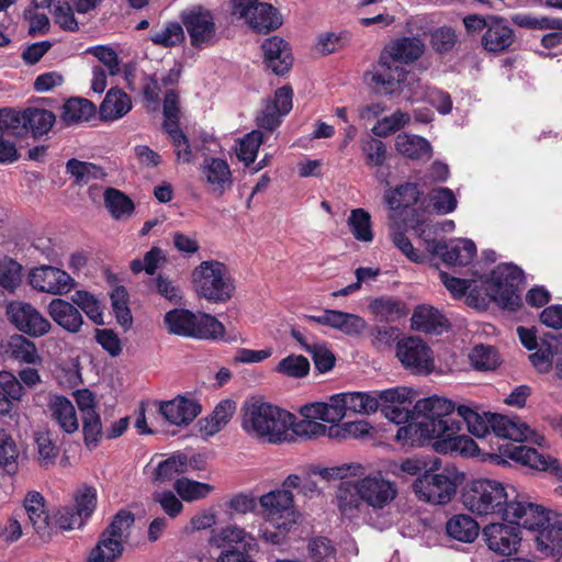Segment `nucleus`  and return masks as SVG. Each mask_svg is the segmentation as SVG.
Masks as SVG:
<instances>
[{"label": "nucleus", "mask_w": 562, "mask_h": 562, "mask_svg": "<svg viewBox=\"0 0 562 562\" xmlns=\"http://www.w3.org/2000/svg\"><path fill=\"white\" fill-rule=\"evenodd\" d=\"M463 504L480 516L495 515L505 521L520 522L536 532L538 551L547 557L558 554V562H562V517L529 502L514 486L506 488L495 480H475L464 492Z\"/></svg>", "instance_id": "f257e3e1"}, {"label": "nucleus", "mask_w": 562, "mask_h": 562, "mask_svg": "<svg viewBox=\"0 0 562 562\" xmlns=\"http://www.w3.org/2000/svg\"><path fill=\"white\" fill-rule=\"evenodd\" d=\"M357 480L341 481L336 493V503L341 516L352 520L363 512L364 505L374 512L389 507L397 497L398 488L394 481L386 479L381 471L357 476Z\"/></svg>", "instance_id": "f03ea898"}, {"label": "nucleus", "mask_w": 562, "mask_h": 562, "mask_svg": "<svg viewBox=\"0 0 562 562\" xmlns=\"http://www.w3.org/2000/svg\"><path fill=\"white\" fill-rule=\"evenodd\" d=\"M457 405L441 396L418 400L414 405L418 417L415 422L400 427L396 440L403 445L424 446L432 439L451 436L459 431V425L451 418Z\"/></svg>", "instance_id": "7ed1b4c3"}, {"label": "nucleus", "mask_w": 562, "mask_h": 562, "mask_svg": "<svg viewBox=\"0 0 562 562\" xmlns=\"http://www.w3.org/2000/svg\"><path fill=\"white\" fill-rule=\"evenodd\" d=\"M292 413L259 398L247 401L243 407L241 428L250 437L269 443L292 441Z\"/></svg>", "instance_id": "20e7f679"}, {"label": "nucleus", "mask_w": 562, "mask_h": 562, "mask_svg": "<svg viewBox=\"0 0 562 562\" xmlns=\"http://www.w3.org/2000/svg\"><path fill=\"white\" fill-rule=\"evenodd\" d=\"M458 415L465 422L468 430L477 438H483L492 430L497 438L513 441H530L539 446L546 442L544 437L532 430L526 423L517 417L499 414L480 413L469 405H458Z\"/></svg>", "instance_id": "39448f33"}, {"label": "nucleus", "mask_w": 562, "mask_h": 562, "mask_svg": "<svg viewBox=\"0 0 562 562\" xmlns=\"http://www.w3.org/2000/svg\"><path fill=\"white\" fill-rule=\"evenodd\" d=\"M164 325L169 334L201 340L224 338L225 327L213 315L175 308L166 313Z\"/></svg>", "instance_id": "423d86ee"}, {"label": "nucleus", "mask_w": 562, "mask_h": 562, "mask_svg": "<svg viewBox=\"0 0 562 562\" xmlns=\"http://www.w3.org/2000/svg\"><path fill=\"white\" fill-rule=\"evenodd\" d=\"M194 290L212 303H225L235 292V282L227 266L217 260L202 261L192 272Z\"/></svg>", "instance_id": "0eeeda50"}, {"label": "nucleus", "mask_w": 562, "mask_h": 562, "mask_svg": "<svg viewBox=\"0 0 562 562\" xmlns=\"http://www.w3.org/2000/svg\"><path fill=\"white\" fill-rule=\"evenodd\" d=\"M134 515L120 510L105 530H103L91 549L86 562H116L123 554L134 525Z\"/></svg>", "instance_id": "6e6552de"}, {"label": "nucleus", "mask_w": 562, "mask_h": 562, "mask_svg": "<svg viewBox=\"0 0 562 562\" xmlns=\"http://www.w3.org/2000/svg\"><path fill=\"white\" fill-rule=\"evenodd\" d=\"M379 402L373 392H344L333 395L328 405L311 406L306 409L310 416H321L325 423L335 424L340 422L347 411L369 415L376 412Z\"/></svg>", "instance_id": "1a4fd4ad"}, {"label": "nucleus", "mask_w": 562, "mask_h": 562, "mask_svg": "<svg viewBox=\"0 0 562 562\" xmlns=\"http://www.w3.org/2000/svg\"><path fill=\"white\" fill-rule=\"evenodd\" d=\"M524 272L512 263L497 266L487 281L491 297L503 308L515 310L520 304L519 284Z\"/></svg>", "instance_id": "9d476101"}, {"label": "nucleus", "mask_w": 562, "mask_h": 562, "mask_svg": "<svg viewBox=\"0 0 562 562\" xmlns=\"http://www.w3.org/2000/svg\"><path fill=\"white\" fill-rule=\"evenodd\" d=\"M259 504L265 520L282 532H289L299 520L300 514L291 491H270L259 497Z\"/></svg>", "instance_id": "9b49d317"}, {"label": "nucleus", "mask_w": 562, "mask_h": 562, "mask_svg": "<svg viewBox=\"0 0 562 562\" xmlns=\"http://www.w3.org/2000/svg\"><path fill=\"white\" fill-rule=\"evenodd\" d=\"M180 20L194 48L203 49L217 43V27L211 10L199 4L191 5L181 12Z\"/></svg>", "instance_id": "f8f14e48"}, {"label": "nucleus", "mask_w": 562, "mask_h": 562, "mask_svg": "<svg viewBox=\"0 0 562 562\" xmlns=\"http://www.w3.org/2000/svg\"><path fill=\"white\" fill-rule=\"evenodd\" d=\"M416 497L425 503L434 505L448 504L456 494L457 485L453 479L439 470H427L412 484Z\"/></svg>", "instance_id": "ddd939ff"}, {"label": "nucleus", "mask_w": 562, "mask_h": 562, "mask_svg": "<svg viewBox=\"0 0 562 562\" xmlns=\"http://www.w3.org/2000/svg\"><path fill=\"white\" fill-rule=\"evenodd\" d=\"M7 315L11 324L21 333L38 338L49 333L52 325L32 304L13 301L7 306Z\"/></svg>", "instance_id": "4468645a"}, {"label": "nucleus", "mask_w": 562, "mask_h": 562, "mask_svg": "<svg viewBox=\"0 0 562 562\" xmlns=\"http://www.w3.org/2000/svg\"><path fill=\"white\" fill-rule=\"evenodd\" d=\"M426 228H422L419 237L424 239L427 251L439 256L443 262L450 266H467L476 255V246L468 238L452 239L449 243H440L424 237Z\"/></svg>", "instance_id": "2eb2a0df"}, {"label": "nucleus", "mask_w": 562, "mask_h": 562, "mask_svg": "<svg viewBox=\"0 0 562 562\" xmlns=\"http://www.w3.org/2000/svg\"><path fill=\"white\" fill-rule=\"evenodd\" d=\"M520 522H492L482 530V537L487 548L498 554L509 555L518 550L521 541Z\"/></svg>", "instance_id": "dca6fc26"}, {"label": "nucleus", "mask_w": 562, "mask_h": 562, "mask_svg": "<svg viewBox=\"0 0 562 562\" xmlns=\"http://www.w3.org/2000/svg\"><path fill=\"white\" fill-rule=\"evenodd\" d=\"M29 280L33 289L54 295L67 294L76 285L74 278L66 271L53 266H41L32 269Z\"/></svg>", "instance_id": "f3484780"}, {"label": "nucleus", "mask_w": 562, "mask_h": 562, "mask_svg": "<svg viewBox=\"0 0 562 562\" xmlns=\"http://www.w3.org/2000/svg\"><path fill=\"white\" fill-rule=\"evenodd\" d=\"M396 356L404 367L418 373H429L434 368L431 351L419 338L408 337L398 341Z\"/></svg>", "instance_id": "a211bd4d"}, {"label": "nucleus", "mask_w": 562, "mask_h": 562, "mask_svg": "<svg viewBox=\"0 0 562 562\" xmlns=\"http://www.w3.org/2000/svg\"><path fill=\"white\" fill-rule=\"evenodd\" d=\"M407 79V71L381 53L376 65L371 72V82L382 93H392L396 87L402 86Z\"/></svg>", "instance_id": "6ab92c4d"}, {"label": "nucleus", "mask_w": 562, "mask_h": 562, "mask_svg": "<svg viewBox=\"0 0 562 562\" xmlns=\"http://www.w3.org/2000/svg\"><path fill=\"white\" fill-rule=\"evenodd\" d=\"M306 319L340 330L348 336L360 335L367 328V322L364 318L359 315L338 310H325L319 315H307Z\"/></svg>", "instance_id": "aec40b11"}, {"label": "nucleus", "mask_w": 562, "mask_h": 562, "mask_svg": "<svg viewBox=\"0 0 562 562\" xmlns=\"http://www.w3.org/2000/svg\"><path fill=\"white\" fill-rule=\"evenodd\" d=\"M201 173L209 191L218 196L223 195L233 186V176L225 159L207 157L201 165Z\"/></svg>", "instance_id": "412c9836"}, {"label": "nucleus", "mask_w": 562, "mask_h": 562, "mask_svg": "<svg viewBox=\"0 0 562 562\" xmlns=\"http://www.w3.org/2000/svg\"><path fill=\"white\" fill-rule=\"evenodd\" d=\"M261 49L265 64L273 74L282 76L290 70L293 63L292 53L283 38L279 36L269 37L262 43Z\"/></svg>", "instance_id": "4be33fe9"}, {"label": "nucleus", "mask_w": 562, "mask_h": 562, "mask_svg": "<svg viewBox=\"0 0 562 562\" xmlns=\"http://www.w3.org/2000/svg\"><path fill=\"white\" fill-rule=\"evenodd\" d=\"M209 543L212 547L223 549V551L235 550L236 546H240L244 551H251L256 547L255 538L235 525L213 529Z\"/></svg>", "instance_id": "5701e85b"}, {"label": "nucleus", "mask_w": 562, "mask_h": 562, "mask_svg": "<svg viewBox=\"0 0 562 562\" xmlns=\"http://www.w3.org/2000/svg\"><path fill=\"white\" fill-rule=\"evenodd\" d=\"M159 411L170 424L187 426L200 414L201 406L195 400L177 396L161 403Z\"/></svg>", "instance_id": "b1692460"}, {"label": "nucleus", "mask_w": 562, "mask_h": 562, "mask_svg": "<svg viewBox=\"0 0 562 562\" xmlns=\"http://www.w3.org/2000/svg\"><path fill=\"white\" fill-rule=\"evenodd\" d=\"M441 461L438 458L412 457L390 461L387 472L398 479L407 476H419L427 470H440Z\"/></svg>", "instance_id": "393cba45"}, {"label": "nucleus", "mask_w": 562, "mask_h": 562, "mask_svg": "<svg viewBox=\"0 0 562 562\" xmlns=\"http://www.w3.org/2000/svg\"><path fill=\"white\" fill-rule=\"evenodd\" d=\"M425 52V44L418 37H400L390 42L382 50L389 58L395 63L411 64Z\"/></svg>", "instance_id": "a878e982"}, {"label": "nucleus", "mask_w": 562, "mask_h": 562, "mask_svg": "<svg viewBox=\"0 0 562 562\" xmlns=\"http://www.w3.org/2000/svg\"><path fill=\"white\" fill-rule=\"evenodd\" d=\"M48 412L53 422L66 434H74L79 428V422L74 404L61 395L49 397Z\"/></svg>", "instance_id": "bb28decb"}, {"label": "nucleus", "mask_w": 562, "mask_h": 562, "mask_svg": "<svg viewBox=\"0 0 562 562\" xmlns=\"http://www.w3.org/2000/svg\"><path fill=\"white\" fill-rule=\"evenodd\" d=\"M47 312L57 325L69 333H78L83 324L79 310L63 299H53L47 306Z\"/></svg>", "instance_id": "cd10ccee"}, {"label": "nucleus", "mask_w": 562, "mask_h": 562, "mask_svg": "<svg viewBox=\"0 0 562 562\" xmlns=\"http://www.w3.org/2000/svg\"><path fill=\"white\" fill-rule=\"evenodd\" d=\"M0 348L2 353L10 359L27 364H40L42 362L35 344L23 335H12L0 345Z\"/></svg>", "instance_id": "c85d7f7f"}, {"label": "nucleus", "mask_w": 562, "mask_h": 562, "mask_svg": "<svg viewBox=\"0 0 562 562\" xmlns=\"http://www.w3.org/2000/svg\"><path fill=\"white\" fill-rule=\"evenodd\" d=\"M316 405H328V403L316 402L302 406L300 408L301 420H296V416L293 414V422L290 427L292 439L294 435L305 439H316L326 435L327 427L318 422H325V419L321 416H310V414L306 413L308 407Z\"/></svg>", "instance_id": "c756f323"}, {"label": "nucleus", "mask_w": 562, "mask_h": 562, "mask_svg": "<svg viewBox=\"0 0 562 562\" xmlns=\"http://www.w3.org/2000/svg\"><path fill=\"white\" fill-rule=\"evenodd\" d=\"M236 412V403L232 400L221 401L206 417L199 420V429L203 437H212L220 432Z\"/></svg>", "instance_id": "7c9ffc66"}, {"label": "nucleus", "mask_w": 562, "mask_h": 562, "mask_svg": "<svg viewBox=\"0 0 562 562\" xmlns=\"http://www.w3.org/2000/svg\"><path fill=\"white\" fill-rule=\"evenodd\" d=\"M24 508L35 531L41 537H48L52 522L45 509V498L38 492H29L24 499Z\"/></svg>", "instance_id": "2f4dec72"}, {"label": "nucleus", "mask_w": 562, "mask_h": 562, "mask_svg": "<svg viewBox=\"0 0 562 562\" xmlns=\"http://www.w3.org/2000/svg\"><path fill=\"white\" fill-rule=\"evenodd\" d=\"M514 32L504 20L491 19L482 37V44L488 52L498 53L514 43Z\"/></svg>", "instance_id": "473e14b6"}, {"label": "nucleus", "mask_w": 562, "mask_h": 562, "mask_svg": "<svg viewBox=\"0 0 562 562\" xmlns=\"http://www.w3.org/2000/svg\"><path fill=\"white\" fill-rule=\"evenodd\" d=\"M132 110V100L121 89H110L100 105V117L103 121H116Z\"/></svg>", "instance_id": "72a5a7b5"}, {"label": "nucleus", "mask_w": 562, "mask_h": 562, "mask_svg": "<svg viewBox=\"0 0 562 562\" xmlns=\"http://www.w3.org/2000/svg\"><path fill=\"white\" fill-rule=\"evenodd\" d=\"M454 431L451 436H442L434 442V448L440 453L456 452L462 457H476L480 454L477 443L465 435H457Z\"/></svg>", "instance_id": "f704fd0d"}, {"label": "nucleus", "mask_w": 562, "mask_h": 562, "mask_svg": "<svg viewBox=\"0 0 562 562\" xmlns=\"http://www.w3.org/2000/svg\"><path fill=\"white\" fill-rule=\"evenodd\" d=\"M394 146L400 155L409 159L417 160L431 156L429 142L418 135L401 133L396 136Z\"/></svg>", "instance_id": "c9c22d12"}, {"label": "nucleus", "mask_w": 562, "mask_h": 562, "mask_svg": "<svg viewBox=\"0 0 562 562\" xmlns=\"http://www.w3.org/2000/svg\"><path fill=\"white\" fill-rule=\"evenodd\" d=\"M446 532L457 541L471 543L477 538L480 526L471 516L458 514L446 522Z\"/></svg>", "instance_id": "e433bc0d"}, {"label": "nucleus", "mask_w": 562, "mask_h": 562, "mask_svg": "<svg viewBox=\"0 0 562 562\" xmlns=\"http://www.w3.org/2000/svg\"><path fill=\"white\" fill-rule=\"evenodd\" d=\"M412 326L424 333L440 334L447 328V319L432 306L422 305L414 311Z\"/></svg>", "instance_id": "4c0bfd02"}, {"label": "nucleus", "mask_w": 562, "mask_h": 562, "mask_svg": "<svg viewBox=\"0 0 562 562\" xmlns=\"http://www.w3.org/2000/svg\"><path fill=\"white\" fill-rule=\"evenodd\" d=\"M246 24L258 33H268L278 29L282 19L274 7L259 1Z\"/></svg>", "instance_id": "58836bf2"}, {"label": "nucleus", "mask_w": 562, "mask_h": 562, "mask_svg": "<svg viewBox=\"0 0 562 562\" xmlns=\"http://www.w3.org/2000/svg\"><path fill=\"white\" fill-rule=\"evenodd\" d=\"M191 468L192 465L187 454L176 453L157 464L153 472V480L157 483L168 482L178 475L187 473Z\"/></svg>", "instance_id": "ea45409f"}, {"label": "nucleus", "mask_w": 562, "mask_h": 562, "mask_svg": "<svg viewBox=\"0 0 562 562\" xmlns=\"http://www.w3.org/2000/svg\"><path fill=\"white\" fill-rule=\"evenodd\" d=\"M34 459L43 469H48L56 463L59 449L54 442L48 430H36L33 435Z\"/></svg>", "instance_id": "a19ab883"}, {"label": "nucleus", "mask_w": 562, "mask_h": 562, "mask_svg": "<svg viewBox=\"0 0 562 562\" xmlns=\"http://www.w3.org/2000/svg\"><path fill=\"white\" fill-rule=\"evenodd\" d=\"M420 194L418 184L406 182L385 191L384 201L391 210L396 211L414 205Z\"/></svg>", "instance_id": "79ce46f5"}, {"label": "nucleus", "mask_w": 562, "mask_h": 562, "mask_svg": "<svg viewBox=\"0 0 562 562\" xmlns=\"http://www.w3.org/2000/svg\"><path fill=\"white\" fill-rule=\"evenodd\" d=\"M104 204L111 216L124 221L132 216L135 210L134 202L122 191L108 188L103 193Z\"/></svg>", "instance_id": "37998d69"}, {"label": "nucleus", "mask_w": 562, "mask_h": 562, "mask_svg": "<svg viewBox=\"0 0 562 562\" xmlns=\"http://www.w3.org/2000/svg\"><path fill=\"white\" fill-rule=\"evenodd\" d=\"M95 113L94 104L83 98H71L65 102L60 117L66 124L89 121Z\"/></svg>", "instance_id": "c03bdc74"}, {"label": "nucleus", "mask_w": 562, "mask_h": 562, "mask_svg": "<svg viewBox=\"0 0 562 562\" xmlns=\"http://www.w3.org/2000/svg\"><path fill=\"white\" fill-rule=\"evenodd\" d=\"M20 449L12 435L0 429V467L9 475L19 471Z\"/></svg>", "instance_id": "a18cd8bd"}, {"label": "nucleus", "mask_w": 562, "mask_h": 562, "mask_svg": "<svg viewBox=\"0 0 562 562\" xmlns=\"http://www.w3.org/2000/svg\"><path fill=\"white\" fill-rule=\"evenodd\" d=\"M55 121V114L45 109L30 108L24 111V127H27L35 137L46 135Z\"/></svg>", "instance_id": "49530a36"}, {"label": "nucleus", "mask_w": 562, "mask_h": 562, "mask_svg": "<svg viewBox=\"0 0 562 562\" xmlns=\"http://www.w3.org/2000/svg\"><path fill=\"white\" fill-rule=\"evenodd\" d=\"M173 488L182 501L189 503L206 498L214 491V486L209 483L194 481L184 476L175 481Z\"/></svg>", "instance_id": "de8ad7c7"}, {"label": "nucleus", "mask_w": 562, "mask_h": 562, "mask_svg": "<svg viewBox=\"0 0 562 562\" xmlns=\"http://www.w3.org/2000/svg\"><path fill=\"white\" fill-rule=\"evenodd\" d=\"M66 172L74 178L76 184H87L92 179H102L105 176L101 167L75 158L67 161Z\"/></svg>", "instance_id": "09e8293b"}, {"label": "nucleus", "mask_w": 562, "mask_h": 562, "mask_svg": "<svg viewBox=\"0 0 562 562\" xmlns=\"http://www.w3.org/2000/svg\"><path fill=\"white\" fill-rule=\"evenodd\" d=\"M149 38L155 45L165 48L180 45L184 40L183 26L178 22H167L161 27L151 30Z\"/></svg>", "instance_id": "8fccbe9b"}, {"label": "nucleus", "mask_w": 562, "mask_h": 562, "mask_svg": "<svg viewBox=\"0 0 562 562\" xmlns=\"http://www.w3.org/2000/svg\"><path fill=\"white\" fill-rule=\"evenodd\" d=\"M471 366L479 371L495 370L499 363V355L496 349L488 345H477L469 353Z\"/></svg>", "instance_id": "3c124183"}, {"label": "nucleus", "mask_w": 562, "mask_h": 562, "mask_svg": "<svg viewBox=\"0 0 562 562\" xmlns=\"http://www.w3.org/2000/svg\"><path fill=\"white\" fill-rule=\"evenodd\" d=\"M348 226L353 237L363 243H370L373 239L371 227V216L363 209H355L348 217Z\"/></svg>", "instance_id": "603ef678"}, {"label": "nucleus", "mask_w": 562, "mask_h": 562, "mask_svg": "<svg viewBox=\"0 0 562 562\" xmlns=\"http://www.w3.org/2000/svg\"><path fill=\"white\" fill-rule=\"evenodd\" d=\"M370 308L380 321L394 322L406 315L404 303L394 299H376Z\"/></svg>", "instance_id": "864d4df0"}, {"label": "nucleus", "mask_w": 562, "mask_h": 562, "mask_svg": "<svg viewBox=\"0 0 562 562\" xmlns=\"http://www.w3.org/2000/svg\"><path fill=\"white\" fill-rule=\"evenodd\" d=\"M409 122L411 115L397 110L391 115L378 120L371 131L378 137H387L405 127Z\"/></svg>", "instance_id": "5fc2aeb1"}, {"label": "nucleus", "mask_w": 562, "mask_h": 562, "mask_svg": "<svg viewBox=\"0 0 562 562\" xmlns=\"http://www.w3.org/2000/svg\"><path fill=\"white\" fill-rule=\"evenodd\" d=\"M263 142V136L260 131H252L245 135L236 148L237 158L246 166L252 164L257 157L258 149Z\"/></svg>", "instance_id": "6e6d98bb"}, {"label": "nucleus", "mask_w": 562, "mask_h": 562, "mask_svg": "<svg viewBox=\"0 0 562 562\" xmlns=\"http://www.w3.org/2000/svg\"><path fill=\"white\" fill-rule=\"evenodd\" d=\"M71 300L94 324L102 325L104 323L100 303L94 295L87 291H76Z\"/></svg>", "instance_id": "4d7b16f0"}, {"label": "nucleus", "mask_w": 562, "mask_h": 562, "mask_svg": "<svg viewBox=\"0 0 562 562\" xmlns=\"http://www.w3.org/2000/svg\"><path fill=\"white\" fill-rule=\"evenodd\" d=\"M75 513L85 522L97 507V491L91 486H81L75 493Z\"/></svg>", "instance_id": "13d9d810"}, {"label": "nucleus", "mask_w": 562, "mask_h": 562, "mask_svg": "<svg viewBox=\"0 0 562 562\" xmlns=\"http://www.w3.org/2000/svg\"><path fill=\"white\" fill-rule=\"evenodd\" d=\"M361 151L364 155L366 164L370 167H381L387 157L386 145L374 137L361 139Z\"/></svg>", "instance_id": "bf43d9fd"}, {"label": "nucleus", "mask_w": 562, "mask_h": 562, "mask_svg": "<svg viewBox=\"0 0 562 562\" xmlns=\"http://www.w3.org/2000/svg\"><path fill=\"white\" fill-rule=\"evenodd\" d=\"M314 474L319 475L324 480H336L357 477L363 474L364 467L360 463H344L341 465L330 468H315L312 471Z\"/></svg>", "instance_id": "052dcab7"}, {"label": "nucleus", "mask_w": 562, "mask_h": 562, "mask_svg": "<svg viewBox=\"0 0 562 562\" xmlns=\"http://www.w3.org/2000/svg\"><path fill=\"white\" fill-rule=\"evenodd\" d=\"M276 371L290 378L300 379L308 374L310 362L303 356L290 355L279 361Z\"/></svg>", "instance_id": "680f3d73"}, {"label": "nucleus", "mask_w": 562, "mask_h": 562, "mask_svg": "<svg viewBox=\"0 0 562 562\" xmlns=\"http://www.w3.org/2000/svg\"><path fill=\"white\" fill-rule=\"evenodd\" d=\"M428 199L432 209L440 215L449 214L457 209V198L449 188L432 189L428 194Z\"/></svg>", "instance_id": "e2e57ef3"}, {"label": "nucleus", "mask_w": 562, "mask_h": 562, "mask_svg": "<svg viewBox=\"0 0 562 562\" xmlns=\"http://www.w3.org/2000/svg\"><path fill=\"white\" fill-rule=\"evenodd\" d=\"M85 445L88 449H94L102 437V424L95 411H90L82 419Z\"/></svg>", "instance_id": "0e129e2a"}, {"label": "nucleus", "mask_w": 562, "mask_h": 562, "mask_svg": "<svg viewBox=\"0 0 562 562\" xmlns=\"http://www.w3.org/2000/svg\"><path fill=\"white\" fill-rule=\"evenodd\" d=\"M350 42V33L342 31L339 33L325 32L318 35L316 48L323 55L331 54Z\"/></svg>", "instance_id": "69168bd1"}, {"label": "nucleus", "mask_w": 562, "mask_h": 562, "mask_svg": "<svg viewBox=\"0 0 562 562\" xmlns=\"http://www.w3.org/2000/svg\"><path fill=\"white\" fill-rule=\"evenodd\" d=\"M166 261L162 249L153 247L144 255V259H134L131 262V270L134 273L145 271L147 274H154L159 266Z\"/></svg>", "instance_id": "338daca9"}, {"label": "nucleus", "mask_w": 562, "mask_h": 562, "mask_svg": "<svg viewBox=\"0 0 562 562\" xmlns=\"http://www.w3.org/2000/svg\"><path fill=\"white\" fill-rule=\"evenodd\" d=\"M379 404L385 406H397L413 403V391L404 386H396L383 391H375Z\"/></svg>", "instance_id": "774afa93"}]
</instances>
